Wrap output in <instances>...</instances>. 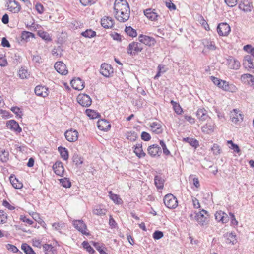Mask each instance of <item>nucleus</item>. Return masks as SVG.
Masks as SVG:
<instances>
[{"label":"nucleus","mask_w":254,"mask_h":254,"mask_svg":"<svg viewBox=\"0 0 254 254\" xmlns=\"http://www.w3.org/2000/svg\"><path fill=\"white\" fill-rule=\"evenodd\" d=\"M100 72L104 76L108 77L113 73V68L110 64L104 63L101 65Z\"/></svg>","instance_id":"9b49d317"},{"label":"nucleus","mask_w":254,"mask_h":254,"mask_svg":"<svg viewBox=\"0 0 254 254\" xmlns=\"http://www.w3.org/2000/svg\"><path fill=\"white\" fill-rule=\"evenodd\" d=\"M93 245L96 250L99 252L100 254H108L105 251V247L103 244L98 243L94 242Z\"/></svg>","instance_id":"4c0bfd02"},{"label":"nucleus","mask_w":254,"mask_h":254,"mask_svg":"<svg viewBox=\"0 0 254 254\" xmlns=\"http://www.w3.org/2000/svg\"><path fill=\"white\" fill-rule=\"evenodd\" d=\"M9 152L5 150L0 151V160L2 162H6L8 160Z\"/></svg>","instance_id":"37998d69"},{"label":"nucleus","mask_w":254,"mask_h":254,"mask_svg":"<svg viewBox=\"0 0 254 254\" xmlns=\"http://www.w3.org/2000/svg\"><path fill=\"white\" fill-rule=\"evenodd\" d=\"M6 248L7 250L12 252L13 253H16L18 251V249L14 245L8 244L6 245Z\"/></svg>","instance_id":"052dcab7"},{"label":"nucleus","mask_w":254,"mask_h":254,"mask_svg":"<svg viewBox=\"0 0 254 254\" xmlns=\"http://www.w3.org/2000/svg\"><path fill=\"white\" fill-rule=\"evenodd\" d=\"M2 205L10 210H13L15 209V207L11 205L6 200H4L3 201Z\"/></svg>","instance_id":"774afa93"},{"label":"nucleus","mask_w":254,"mask_h":254,"mask_svg":"<svg viewBox=\"0 0 254 254\" xmlns=\"http://www.w3.org/2000/svg\"><path fill=\"white\" fill-rule=\"evenodd\" d=\"M164 180L161 176L157 175L154 178V184L156 187L159 189L163 188Z\"/></svg>","instance_id":"7c9ffc66"},{"label":"nucleus","mask_w":254,"mask_h":254,"mask_svg":"<svg viewBox=\"0 0 254 254\" xmlns=\"http://www.w3.org/2000/svg\"><path fill=\"white\" fill-rule=\"evenodd\" d=\"M21 249L26 254H36L32 247L26 243L22 244Z\"/></svg>","instance_id":"473e14b6"},{"label":"nucleus","mask_w":254,"mask_h":254,"mask_svg":"<svg viewBox=\"0 0 254 254\" xmlns=\"http://www.w3.org/2000/svg\"><path fill=\"white\" fill-rule=\"evenodd\" d=\"M253 59L251 56L246 55L244 58L243 65L246 68H254Z\"/></svg>","instance_id":"cd10ccee"},{"label":"nucleus","mask_w":254,"mask_h":254,"mask_svg":"<svg viewBox=\"0 0 254 254\" xmlns=\"http://www.w3.org/2000/svg\"><path fill=\"white\" fill-rule=\"evenodd\" d=\"M38 34L41 38L46 41H50L52 40L49 34L46 32H39Z\"/></svg>","instance_id":"8fccbe9b"},{"label":"nucleus","mask_w":254,"mask_h":254,"mask_svg":"<svg viewBox=\"0 0 254 254\" xmlns=\"http://www.w3.org/2000/svg\"><path fill=\"white\" fill-rule=\"evenodd\" d=\"M239 8L244 12H250L253 8L252 2L249 0H241Z\"/></svg>","instance_id":"4468645a"},{"label":"nucleus","mask_w":254,"mask_h":254,"mask_svg":"<svg viewBox=\"0 0 254 254\" xmlns=\"http://www.w3.org/2000/svg\"><path fill=\"white\" fill-rule=\"evenodd\" d=\"M148 153L153 157H159L162 153L161 148L158 145L153 144L148 147Z\"/></svg>","instance_id":"f8f14e48"},{"label":"nucleus","mask_w":254,"mask_h":254,"mask_svg":"<svg viewBox=\"0 0 254 254\" xmlns=\"http://www.w3.org/2000/svg\"><path fill=\"white\" fill-rule=\"evenodd\" d=\"M243 49L247 53L250 54V56L254 57V47H253L251 45H245Z\"/></svg>","instance_id":"09e8293b"},{"label":"nucleus","mask_w":254,"mask_h":254,"mask_svg":"<svg viewBox=\"0 0 254 254\" xmlns=\"http://www.w3.org/2000/svg\"><path fill=\"white\" fill-rule=\"evenodd\" d=\"M138 40L140 43L149 47L154 46L156 43V41L154 38L142 34L139 36Z\"/></svg>","instance_id":"9d476101"},{"label":"nucleus","mask_w":254,"mask_h":254,"mask_svg":"<svg viewBox=\"0 0 254 254\" xmlns=\"http://www.w3.org/2000/svg\"><path fill=\"white\" fill-rule=\"evenodd\" d=\"M141 138L142 140L145 141H147L150 140L151 136L148 133L145 131H143L141 133Z\"/></svg>","instance_id":"bf43d9fd"},{"label":"nucleus","mask_w":254,"mask_h":254,"mask_svg":"<svg viewBox=\"0 0 254 254\" xmlns=\"http://www.w3.org/2000/svg\"><path fill=\"white\" fill-rule=\"evenodd\" d=\"M61 185L64 188H70L71 187V182L67 178H64L60 180Z\"/></svg>","instance_id":"de8ad7c7"},{"label":"nucleus","mask_w":254,"mask_h":254,"mask_svg":"<svg viewBox=\"0 0 254 254\" xmlns=\"http://www.w3.org/2000/svg\"><path fill=\"white\" fill-rule=\"evenodd\" d=\"M43 248L46 251L47 254H53L54 247L51 245L45 244Z\"/></svg>","instance_id":"603ef678"},{"label":"nucleus","mask_w":254,"mask_h":254,"mask_svg":"<svg viewBox=\"0 0 254 254\" xmlns=\"http://www.w3.org/2000/svg\"><path fill=\"white\" fill-rule=\"evenodd\" d=\"M64 136L68 141L73 142L78 139V132L75 129H70L65 132Z\"/></svg>","instance_id":"6e6552de"},{"label":"nucleus","mask_w":254,"mask_h":254,"mask_svg":"<svg viewBox=\"0 0 254 254\" xmlns=\"http://www.w3.org/2000/svg\"><path fill=\"white\" fill-rule=\"evenodd\" d=\"M224 1L228 6L233 7L237 5L238 0H224Z\"/></svg>","instance_id":"13d9d810"},{"label":"nucleus","mask_w":254,"mask_h":254,"mask_svg":"<svg viewBox=\"0 0 254 254\" xmlns=\"http://www.w3.org/2000/svg\"><path fill=\"white\" fill-rule=\"evenodd\" d=\"M53 169L57 175L61 176L64 174V168L61 162H56L53 166Z\"/></svg>","instance_id":"a878e982"},{"label":"nucleus","mask_w":254,"mask_h":254,"mask_svg":"<svg viewBox=\"0 0 254 254\" xmlns=\"http://www.w3.org/2000/svg\"><path fill=\"white\" fill-rule=\"evenodd\" d=\"M72 224L74 228L80 232L82 234L87 236L89 235L87 226L82 220H74L73 221Z\"/></svg>","instance_id":"423d86ee"},{"label":"nucleus","mask_w":254,"mask_h":254,"mask_svg":"<svg viewBox=\"0 0 254 254\" xmlns=\"http://www.w3.org/2000/svg\"><path fill=\"white\" fill-rule=\"evenodd\" d=\"M165 206L169 209H174L178 206V200L172 194H166L163 199Z\"/></svg>","instance_id":"20e7f679"},{"label":"nucleus","mask_w":254,"mask_h":254,"mask_svg":"<svg viewBox=\"0 0 254 254\" xmlns=\"http://www.w3.org/2000/svg\"><path fill=\"white\" fill-rule=\"evenodd\" d=\"M58 151L63 160H67L68 159V151L66 148L60 146L58 147Z\"/></svg>","instance_id":"2f4dec72"},{"label":"nucleus","mask_w":254,"mask_h":254,"mask_svg":"<svg viewBox=\"0 0 254 254\" xmlns=\"http://www.w3.org/2000/svg\"><path fill=\"white\" fill-rule=\"evenodd\" d=\"M114 9L115 16L120 22H125L128 20L130 16V8L126 0H116Z\"/></svg>","instance_id":"f257e3e1"},{"label":"nucleus","mask_w":254,"mask_h":254,"mask_svg":"<svg viewBox=\"0 0 254 254\" xmlns=\"http://www.w3.org/2000/svg\"><path fill=\"white\" fill-rule=\"evenodd\" d=\"M87 115L92 119H96L100 116L98 113L96 112L94 110L87 109L86 110Z\"/></svg>","instance_id":"ea45409f"},{"label":"nucleus","mask_w":254,"mask_h":254,"mask_svg":"<svg viewBox=\"0 0 254 254\" xmlns=\"http://www.w3.org/2000/svg\"><path fill=\"white\" fill-rule=\"evenodd\" d=\"M164 236L163 233L159 230H156L153 234V238H162Z\"/></svg>","instance_id":"69168bd1"},{"label":"nucleus","mask_w":254,"mask_h":254,"mask_svg":"<svg viewBox=\"0 0 254 254\" xmlns=\"http://www.w3.org/2000/svg\"><path fill=\"white\" fill-rule=\"evenodd\" d=\"M144 15L151 21L157 20L159 15L155 12V9H147L144 11Z\"/></svg>","instance_id":"4be33fe9"},{"label":"nucleus","mask_w":254,"mask_h":254,"mask_svg":"<svg viewBox=\"0 0 254 254\" xmlns=\"http://www.w3.org/2000/svg\"><path fill=\"white\" fill-rule=\"evenodd\" d=\"M98 128L103 131H107L111 128V125L106 120L101 119L97 122Z\"/></svg>","instance_id":"412c9836"},{"label":"nucleus","mask_w":254,"mask_h":254,"mask_svg":"<svg viewBox=\"0 0 254 254\" xmlns=\"http://www.w3.org/2000/svg\"><path fill=\"white\" fill-rule=\"evenodd\" d=\"M211 78L212 81L215 85L225 91L235 92L237 90L235 86L232 84H229L228 82L225 80H223L213 76H211Z\"/></svg>","instance_id":"f03ea898"},{"label":"nucleus","mask_w":254,"mask_h":254,"mask_svg":"<svg viewBox=\"0 0 254 254\" xmlns=\"http://www.w3.org/2000/svg\"><path fill=\"white\" fill-rule=\"evenodd\" d=\"M151 130L156 134H160L163 132L161 124L159 122H154L150 125Z\"/></svg>","instance_id":"5701e85b"},{"label":"nucleus","mask_w":254,"mask_h":254,"mask_svg":"<svg viewBox=\"0 0 254 254\" xmlns=\"http://www.w3.org/2000/svg\"><path fill=\"white\" fill-rule=\"evenodd\" d=\"M70 83L73 88L77 90H81L85 87L84 82L79 77L73 79Z\"/></svg>","instance_id":"f3484780"},{"label":"nucleus","mask_w":254,"mask_h":254,"mask_svg":"<svg viewBox=\"0 0 254 254\" xmlns=\"http://www.w3.org/2000/svg\"><path fill=\"white\" fill-rule=\"evenodd\" d=\"M48 88L43 86H37L35 88V94L39 96L45 97L48 95Z\"/></svg>","instance_id":"6ab92c4d"},{"label":"nucleus","mask_w":254,"mask_h":254,"mask_svg":"<svg viewBox=\"0 0 254 254\" xmlns=\"http://www.w3.org/2000/svg\"><path fill=\"white\" fill-rule=\"evenodd\" d=\"M10 181L12 186L15 189H21L23 187L22 183L15 177H10Z\"/></svg>","instance_id":"72a5a7b5"},{"label":"nucleus","mask_w":254,"mask_h":254,"mask_svg":"<svg viewBox=\"0 0 254 254\" xmlns=\"http://www.w3.org/2000/svg\"><path fill=\"white\" fill-rule=\"evenodd\" d=\"M78 103L83 107H89L92 103L90 97L85 94H79L77 98Z\"/></svg>","instance_id":"0eeeda50"},{"label":"nucleus","mask_w":254,"mask_h":254,"mask_svg":"<svg viewBox=\"0 0 254 254\" xmlns=\"http://www.w3.org/2000/svg\"><path fill=\"white\" fill-rule=\"evenodd\" d=\"M106 211H107L105 209H102L99 206L95 207L93 210V213L94 214L101 216L105 215Z\"/></svg>","instance_id":"c9c22d12"},{"label":"nucleus","mask_w":254,"mask_h":254,"mask_svg":"<svg viewBox=\"0 0 254 254\" xmlns=\"http://www.w3.org/2000/svg\"><path fill=\"white\" fill-rule=\"evenodd\" d=\"M174 110L177 114H181L182 112V109L179 104L174 105Z\"/></svg>","instance_id":"338daca9"},{"label":"nucleus","mask_w":254,"mask_h":254,"mask_svg":"<svg viewBox=\"0 0 254 254\" xmlns=\"http://www.w3.org/2000/svg\"><path fill=\"white\" fill-rule=\"evenodd\" d=\"M56 71L62 75H66L68 73L65 64L62 62H57L54 65Z\"/></svg>","instance_id":"2eb2a0df"},{"label":"nucleus","mask_w":254,"mask_h":254,"mask_svg":"<svg viewBox=\"0 0 254 254\" xmlns=\"http://www.w3.org/2000/svg\"><path fill=\"white\" fill-rule=\"evenodd\" d=\"M242 78L247 79L249 84L254 88V76L250 74H245L242 76Z\"/></svg>","instance_id":"e433bc0d"},{"label":"nucleus","mask_w":254,"mask_h":254,"mask_svg":"<svg viewBox=\"0 0 254 254\" xmlns=\"http://www.w3.org/2000/svg\"><path fill=\"white\" fill-rule=\"evenodd\" d=\"M126 138L131 141H134L137 138V133L134 131L127 132L126 134Z\"/></svg>","instance_id":"c03bdc74"},{"label":"nucleus","mask_w":254,"mask_h":254,"mask_svg":"<svg viewBox=\"0 0 254 254\" xmlns=\"http://www.w3.org/2000/svg\"><path fill=\"white\" fill-rule=\"evenodd\" d=\"M81 35L86 38H92L96 36V32L91 29L82 32Z\"/></svg>","instance_id":"a19ab883"},{"label":"nucleus","mask_w":254,"mask_h":254,"mask_svg":"<svg viewBox=\"0 0 254 254\" xmlns=\"http://www.w3.org/2000/svg\"><path fill=\"white\" fill-rule=\"evenodd\" d=\"M83 247L86 250L91 254H93L95 251L93 248L89 245L87 241H84L82 243Z\"/></svg>","instance_id":"a18cd8bd"},{"label":"nucleus","mask_w":254,"mask_h":254,"mask_svg":"<svg viewBox=\"0 0 254 254\" xmlns=\"http://www.w3.org/2000/svg\"><path fill=\"white\" fill-rule=\"evenodd\" d=\"M134 147V152L138 158H140L145 156L146 154L143 151L141 144H136Z\"/></svg>","instance_id":"c85d7f7f"},{"label":"nucleus","mask_w":254,"mask_h":254,"mask_svg":"<svg viewBox=\"0 0 254 254\" xmlns=\"http://www.w3.org/2000/svg\"><path fill=\"white\" fill-rule=\"evenodd\" d=\"M5 6L12 13H18L21 10L20 4L15 0H7Z\"/></svg>","instance_id":"39448f33"},{"label":"nucleus","mask_w":254,"mask_h":254,"mask_svg":"<svg viewBox=\"0 0 254 254\" xmlns=\"http://www.w3.org/2000/svg\"><path fill=\"white\" fill-rule=\"evenodd\" d=\"M215 128V124L213 122L208 121L207 123L202 127L201 129L202 131L207 134H211L214 131Z\"/></svg>","instance_id":"bb28decb"},{"label":"nucleus","mask_w":254,"mask_h":254,"mask_svg":"<svg viewBox=\"0 0 254 254\" xmlns=\"http://www.w3.org/2000/svg\"><path fill=\"white\" fill-rule=\"evenodd\" d=\"M81 4L84 6L91 5L95 3V0H80Z\"/></svg>","instance_id":"4d7b16f0"},{"label":"nucleus","mask_w":254,"mask_h":254,"mask_svg":"<svg viewBox=\"0 0 254 254\" xmlns=\"http://www.w3.org/2000/svg\"><path fill=\"white\" fill-rule=\"evenodd\" d=\"M143 47L139 42H132L130 43L127 48V53L130 56H135L141 52Z\"/></svg>","instance_id":"7ed1b4c3"},{"label":"nucleus","mask_w":254,"mask_h":254,"mask_svg":"<svg viewBox=\"0 0 254 254\" xmlns=\"http://www.w3.org/2000/svg\"><path fill=\"white\" fill-rule=\"evenodd\" d=\"M34 37V34L32 32L24 31L21 33V39L26 41H29L30 38Z\"/></svg>","instance_id":"f704fd0d"},{"label":"nucleus","mask_w":254,"mask_h":254,"mask_svg":"<svg viewBox=\"0 0 254 254\" xmlns=\"http://www.w3.org/2000/svg\"><path fill=\"white\" fill-rule=\"evenodd\" d=\"M202 44L204 47L209 50H215L216 49V46L214 42L208 39H204L202 40Z\"/></svg>","instance_id":"c756f323"},{"label":"nucleus","mask_w":254,"mask_h":254,"mask_svg":"<svg viewBox=\"0 0 254 254\" xmlns=\"http://www.w3.org/2000/svg\"><path fill=\"white\" fill-rule=\"evenodd\" d=\"M160 144L162 147L163 153L166 155H169L170 154L169 150L167 149V146L163 140H160Z\"/></svg>","instance_id":"5fc2aeb1"},{"label":"nucleus","mask_w":254,"mask_h":254,"mask_svg":"<svg viewBox=\"0 0 254 254\" xmlns=\"http://www.w3.org/2000/svg\"><path fill=\"white\" fill-rule=\"evenodd\" d=\"M217 31L220 36H224L229 34L231 29L229 24L226 23H222L218 24Z\"/></svg>","instance_id":"1a4fd4ad"},{"label":"nucleus","mask_w":254,"mask_h":254,"mask_svg":"<svg viewBox=\"0 0 254 254\" xmlns=\"http://www.w3.org/2000/svg\"><path fill=\"white\" fill-rule=\"evenodd\" d=\"M234 113L231 115V119L232 122L237 124L238 122H242L243 120L244 115L239 113L237 109L233 110Z\"/></svg>","instance_id":"aec40b11"},{"label":"nucleus","mask_w":254,"mask_h":254,"mask_svg":"<svg viewBox=\"0 0 254 254\" xmlns=\"http://www.w3.org/2000/svg\"><path fill=\"white\" fill-rule=\"evenodd\" d=\"M7 127L9 129L13 130L16 133H20L22 131L21 128L19 124L14 120H10L7 122Z\"/></svg>","instance_id":"dca6fc26"},{"label":"nucleus","mask_w":254,"mask_h":254,"mask_svg":"<svg viewBox=\"0 0 254 254\" xmlns=\"http://www.w3.org/2000/svg\"><path fill=\"white\" fill-rule=\"evenodd\" d=\"M110 36L115 40L118 41H121L122 40L121 36L117 33L113 32L110 34Z\"/></svg>","instance_id":"e2e57ef3"},{"label":"nucleus","mask_w":254,"mask_h":254,"mask_svg":"<svg viewBox=\"0 0 254 254\" xmlns=\"http://www.w3.org/2000/svg\"><path fill=\"white\" fill-rule=\"evenodd\" d=\"M18 74L19 77L21 78V79L27 78L29 76V74L27 71L26 69L22 68H21L19 70Z\"/></svg>","instance_id":"3c124183"},{"label":"nucleus","mask_w":254,"mask_h":254,"mask_svg":"<svg viewBox=\"0 0 254 254\" xmlns=\"http://www.w3.org/2000/svg\"><path fill=\"white\" fill-rule=\"evenodd\" d=\"M228 67L233 69H238L240 66V63L232 57H230L227 60Z\"/></svg>","instance_id":"a211bd4d"},{"label":"nucleus","mask_w":254,"mask_h":254,"mask_svg":"<svg viewBox=\"0 0 254 254\" xmlns=\"http://www.w3.org/2000/svg\"><path fill=\"white\" fill-rule=\"evenodd\" d=\"M101 25L105 28H112L114 26V20L111 17H104L101 19Z\"/></svg>","instance_id":"393cba45"},{"label":"nucleus","mask_w":254,"mask_h":254,"mask_svg":"<svg viewBox=\"0 0 254 254\" xmlns=\"http://www.w3.org/2000/svg\"><path fill=\"white\" fill-rule=\"evenodd\" d=\"M196 117L200 121H208L210 118L208 115L207 111L204 108H199L196 113Z\"/></svg>","instance_id":"ddd939ff"},{"label":"nucleus","mask_w":254,"mask_h":254,"mask_svg":"<svg viewBox=\"0 0 254 254\" xmlns=\"http://www.w3.org/2000/svg\"><path fill=\"white\" fill-rule=\"evenodd\" d=\"M35 9L37 12L39 14H42L44 12V7L42 4L40 3H37L35 5Z\"/></svg>","instance_id":"0e129e2a"},{"label":"nucleus","mask_w":254,"mask_h":254,"mask_svg":"<svg viewBox=\"0 0 254 254\" xmlns=\"http://www.w3.org/2000/svg\"><path fill=\"white\" fill-rule=\"evenodd\" d=\"M73 162L76 165L79 166L83 163V158L77 154H74L72 157Z\"/></svg>","instance_id":"49530a36"},{"label":"nucleus","mask_w":254,"mask_h":254,"mask_svg":"<svg viewBox=\"0 0 254 254\" xmlns=\"http://www.w3.org/2000/svg\"><path fill=\"white\" fill-rule=\"evenodd\" d=\"M208 216V212L206 210L203 209L197 214V218H203L207 217Z\"/></svg>","instance_id":"680f3d73"},{"label":"nucleus","mask_w":254,"mask_h":254,"mask_svg":"<svg viewBox=\"0 0 254 254\" xmlns=\"http://www.w3.org/2000/svg\"><path fill=\"white\" fill-rule=\"evenodd\" d=\"M11 110L17 116H18L19 118H21L22 116V112L20 111V109L18 107H13L11 108Z\"/></svg>","instance_id":"6e6d98bb"},{"label":"nucleus","mask_w":254,"mask_h":254,"mask_svg":"<svg viewBox=\"0 0 254 254\" xmlns=\"http://www.w3.org/2000/svg\"><path fill=\"white\" fill-rule=\"evenodd\" d=\"M215 217L217 221H221L223 223H226L229 220L227 214L221 211L216 212Z\"/></svg>","instance_id":"b1692460"},{"label":"nucleus","mask_w":254,"mask_h":254,"mask_svg":"<svg viewBox=\"0 0 254 254\" xmlns=\"http://www.w3.org/2000/svg\"><path fill=\"white\" fill-rule=\"evenodd\" d=\"M109 196L115 203L120 204L122 201L119 196L117 194H114L111 191L109 192Z\"/></svg>","instance_id":"79ce46f5"},{"label":"nucleus","mask_w":254,"mask_h":254,"mask_svg":"<svg viewBox=\"0 0 254 254\" xmlns=\"http://www.w3.org/2000/svg\"><path fill=\"white\" fill-rule=\"evenodd\" d=\"M125 31L128 36L131 37H135L137 35L136 30L131 26H127L125 29Z\"/></svg>","instance_id":"58836bf2"},{"label":"nucleus","mask_w":254,"mask_h":254,"mask_svg":"<svg viewBox=\"0 0 254 254\" xmlns=\"http://www.w3.org/2000/svg\"><path fill=\"white\" fill-rule=\"evenodd\" d=\"M7 220V215L3 210H0V224H3Z\"/></svg>","instance_id":"864d4df0"}]
</instances>
